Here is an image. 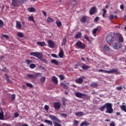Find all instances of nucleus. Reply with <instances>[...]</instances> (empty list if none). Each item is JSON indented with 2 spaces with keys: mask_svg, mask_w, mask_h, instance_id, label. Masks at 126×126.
Masks as SVG:
<instances>
[{
  "mask_svg": "<svg viewBox=\"0 0 126 126\" xmlns=\"http://www.w3.org/2000/svg\"><path fill=\"white\" fill-rule=\"evenodd\" d=\"M31 56H33V57H36L37 59H39L41 62L44 63L48 64V61L46 59L42 58L43 54L42 53L36 52H31L30 53Z\"/></svg>",
  "mask_w": 126,
  "mask_h": 126,
  "instance_id": "nucleus-1",
  "label": "nucleus"
},
{
  "mask_svg": "<svg viewBox=\"0 0 126 126\" xmlns=\"http://www.w3.org/2000/svg\"><path fill=\"white\" fill-rule=\"evenodd\" d=\"M112 47L114 50H120L123 47V44L120 42H115L112 44Z\"/></svg>",
  "mask_w": 126,
  "mask_h": 126,
  "instance_id": "nucleus-2",
  "label": "nucleus"
},
{
  "mask_svg": "<svg viewBox=\"0 0 126 126\" xmlns=\"http://www.w3.org/2000/svg\"><path fill=\"white\" fill-rule=\"evenodd\" d=\"M76 46L79 48V49H85V44L81 41H78L76 43Z\"/></svg>",
  "mask_w": 126,
  "mask_h": 126,
  "instance_id": "nucleus-3",
  "label": "nucleus"
},
{
  "mask_svg": "<svg viewBox=\"0 0 126 126\" xmlns=\"http://www.w3.org/2000/svg\"><path fill=\"white\" fill-rule=\"evenodd\" d=\"M105 108L106 109L105 113H108L109 114H111V103H107L104 104Z\"/></svg>",
  "mask_w": 126,
  "mask_h": 126,
  "instance_id": "nucleus-4",
  "label": "nucleus"
},
{
  "mask_svg": "<svg viewBox=\"0 0 126 126\" xmlns=\"http://www.w3.org/2000/svg\"><path fill=\"white\" fill-rule=\"evenodd\" d=\"M116 36L118 37L119 40V43H123L124 42V41H125V39H124V37H123V35L121 34L119 32L116 33Z\"/></svg>",
  "mask_w": 126,
  "mask_h": 126,
  "instance_id": "nucleus-5",
  "label": "nucleus"
},
{
  "mask_svg": "<svg viewBox=\"0 0 126 126\" xmlns=\"http://www.w3.org/2000/svg\"><path fill=\"white\" fill-rule=\"evenodd\" d=\"M75 95L76 97H77V98H84L83 97H85L86 96V94H82L81 93L77 92L75 94Z\"/></svg>",
  "mask_w": 126,
  "mask_h": 126,
  "instance_id": "nucleus-6",
  "label": "nucleus"
},
{
  "mask_svg": "<svg viewBox=\"0 0 126 126\" xmlns=\"http://www.w3.org/2000/svg\"><path fill=\"white\" fill-rule=\"evenodd\" d=\"M84 79H85V77L82 76L75 80V82H76V83H78L79 84H81L83 83Z\"/></svg>",
  "mask_w": 126,
  "mask_h": 126,
  "instance_id": "nucleus-7",
  "label": "nucleus"
},
{
  "mask_svg": "<svg viewBox=\"0 0 126 126\" xmlns=\"http://www.w3.org/2000/svg\"><path fill=\"white\" fill-rule=\"evenodd\" d=\"M53 106L56 110H60L61 109V103L60 102H54Z\"/></svg>",
  "mask_w": 126,
  "mask_h": 126,
  "instance_id": "nucleus-8",
  "label": "nucleus"
},
{
  "mask_svg": "<svg viewBox=\"0 0 126 126\" xmlns=\"http://www.w3.org/2000/svg\"><path fill=\"white\" fill-rule=\"evenodd\" d=\"M96 11H97V8L95 6L92 7L90 10V15H93V14H95V13H96Z\"/></svg>",
  "mask_w": 126,
  "mask_h": 126,
  "instance_id": "nucleus-9",
  "label": "nucleus"
},
{
  "mask_svg": "<svg viewBox=\"0 0 126 126\" xmlns=\"http://www.w3.org/2000/svg\"><path fill=\"white\" fill-rule=\"evenodd\" d=\"M39 75V74L37 73L35 74V75L34 74H28L27 75V77L29 78H30L31 79H36L37 78V76Z\"/></svg>",
  "mask_w": 126,
  "mask_h": 126,
  "instance_id": "nucleus-10",
  "label": "nucleus"
},
{
  "mask_svg": "<svg viewBox=\"0 0 126 126\" xmlns=\"http://www.w3.org/2000/svg\"><path fill=\"white\" fill-rule=\"evenodd\" d=\"M12 5L14 7H19V3H18V1L16 0H12Z\"/></svg>",
  "mask_w": 126,
  "mask_h": 126,
  "instance_id": "nucleus-11",
  "label": "nucleus"
},
{
  "mask_svg": "<svg viewBox=\"0 0 126 126\" xmlns=\"http://www.w3.org/2000/svg\"><path fill=\"white\" fill-rule=\"evenodd\" d=\"M48 43L49 48H55V43L52 40H48Z\"/></svg>",
  "mask_w": 126,
  "mask_h": 126,
  "instance_id": "nucleus-12",
  "label": "nucleus"
},
{
  "mask_svg": "<svg viewBox=\"0 0 126 126\" xmlns=\"http://www.w3.org/2000/svg\"><path fill=\"white\" fill-rule=\"evenodd\" d=\"M52 82L54 83V84L58 85V78H57V77L53 76L52 78Z\"/></svg>",
  "mask_w": 126,
  "mask_h": 126,
  "instance_id": "nucleus-13",
  "label": "nucleus"
},
{
  "mask_svg": "<svg viewBox=\"0 0 126 126\" xmlns=\"http://www.w3.org/2000/svg\"><path fill=\"white\" fill-rule=\"evenodd\" d=\"M111 42H114L115 41V39H116V37H117V33H115L112 32L111 33Z\"/></svg>",
  "mask_w": 126,
  "mask_h": 126,
  "instance_id": "nucleus-14",
  "label": "nucleus"
},
{
  "mask_svg": "<svg viewBox=\"0 0 126 126\" xmlns=\"http://www.w3.org/2000/svg\"><path fill=\"white\" fill-rule=\"evenodd\" d=\"M106 41L107 43L109 44V45H111V33H109L107 35L106 37Z\"/></svg>",
  "mask_w": 126,
  "mask_h": 126,
  "instance_id": "nucleus-15",
  "label": "nucleus"
},
{
  "mask_svg": "<svg viewBox=\"0 0 126 126\" xmlns=\"http://www.w3.org/2000/svg\"><path fill=\"white\" fill-rule=\"evenodd\" d=\"M119 69L113 68L111 70V73H115V74H119Z\"/></svg>",
  "mask_w": 126,
  "mask_h": 126,
  "instance_id": "nucleus-16",
  "label": "nucleus"
},
{
  "mask_svg": "<svg viewBox=\"0 0 126 126\" xmlns=\"http://www.w3.org/2000/svg\"><path fill=\"white\" fill-rule=\"evenodd\" d=\"M0 120L1 121L4 120V114L2 110H1V112H0Z\"/></svg>",
  "mask_w": 126,
  "mask_h": 126,
  "instance_id": "nucleus-17",
  "label": "nucleus"
},
{
  "mask_svg": "<svg viewBox=\"0 0 126 126\" xmlns=\"http://www.w3.org/2000/svg\"><path fill=\"white\" fill-rule=\"evenodd\" d=\"M59 58H63V49H61L60 50V52L59 53Z\"/></svg>",
  "mask_w": 126,
  "mask_h": 126,
  "instance_id": "nucleus-18",
  "label": "nucleus"
},
{
  "mask_svg": "<svg viewBox=\"0 0 126 126\" xmlns=\"http://www.w3.org/2000/svg\"><path fill=\"white\" fill-rule=\"evenodd\" d=\"M82 37V33L81 32L77 33L75 36L76 39H80Z\"/></svg>",
  "mask_w": 126,
  "mask_h": 126,
  "instance_id": "nucleus-19",
  "label": "nucleus"
},
{
  "mask_svg": "<svg viewBox=\"0 0 126 126\" xmlns=\"http://www.w3.org/2000/svg\"><path fill=\"white\" fill-rule=\"evenodd\" d=\"M98 71L99 72H103L104 73H111V70H106L100 69L98 70Z\"/></svg>",
  "mask_w": 126,
  "mask_h": 126,
  "instance_id": "nucleus-20",
  "label": "nucleus"
},
{
  "mask_svg": "<svg viewBox=\"0 0 126 126\" xmlns=\"http://www.w3.org/2000/svg\"><path fill=\"white\" fill-rule=\"evenodd\" d=\"M28 11L29 12H35V11H36V9L33 7H29L28 8Z\"/></svg>",
  "mask_w": 126,
  "mask_h": 126,
  "instance_id": "nucleus-21",
  "label": "nucleus"
},
{
  "mask_svg": "<svg viewBox=\"0 0 126 126\" xmlns=\"http://www.w3.org/2000/svg\"><path fill=\"white\" fill-rule=\"evenodd\" d=\"M21 23L20 22L17 21L16 22V28H17V29H21Z\"/></svg>",
  "mask_w": 126,
  "mask_h": 126,
  "instance_id": "nucleus-22",
  "label": "nucleus"
},
{
  "mask_svg": "<svg viewBox=\"0 0 126 126\" xmlns=\"http://www.w3.org/2000/svg\"><path fill=\"white\" fill-rule=\"evenodd\" d=\"M51 63H54L55 65H59V62L56 60L53 59L51 61Z\"/></svg>",
  "mask_w": 126,
  "mask_h": 126,
  "instance_id": "nucleus-23",
  "label": "nucleus"
},
{
  "mask_svg": "<svg viewBox=\"0 0 126 126\" xmlns=\"http://www.w3.org/2000/svg\"><path fill=\"white\" fill-rule=\"evenodd\" d=\"M37 44L38 46H40V47L46 46V43H45V42L38 41L37 42Z\"/></svg>",
  "mask_w": 126,
  "mask_h": 126,
  "instance_id": "nucleus-24",
  "label": "nucleus"
},
{
  "mask_svg": "<svg viewBox=\"0 0 126 126\" xmlns=\"http://www.w3.org/2000/svg\"><path fill=\"white\" fill-rule=\"evenodd\" d=\"M44 123H46V124H48V125H50V126L53 125V122H52L51 120L46 119L44 120Z\"/></svg>",
  "mask_w": 126,
  "mask_h": 126,
  "instance_id": "nucleus-25",
  "label": "nucleus"
},
{
  "mask_svg": "<svg viewBox=\"0 0 126 126\" xmlns=\"http://www.w3.org/2000/svg\"><path fill=\"white\" fill-rule=\"evenodd\" d=\"M89 125H90V123H88V122H86V121H84L83 122H82L80 124V126H89Z\"/></svg>",
  "mask_w": 126,
  "mask_h": 126,
  "instance_id": "nucleus-26",
  "label": "nucleus"
},
{
  "mask_svg": "<svg viewBox=\"0 0 126 126\" xmlns=\"http://www.w3.org/2000/svg\"><path fill=\"white\" fill-rule=\"evenodd\" d=\"M90 67L87 65H83L82 66V68L83 69V70H86V69H89Z\"/></svg>",
  "mask_w": 126,
  "mask_h": 126,
  "instance_id": "nucleus-27",
  "label": "nucleus"
},
{
  "mask_svg": "<svg viewBox=\"0 0 126 126\" xmlns=\"http://www.w3.org/2000/svg\"><path fill=\"white\" fill-rule=\"evenodd\" d=\"M75 116H77V117H82V116H83V112H78L75 113Z\"/></svg>",
  "mask_w": 126,
  "mask_h": 126,
  "instance_id": "nucleus-28",
  "label": "nucleus"
},
{
  "mask_svg": "<svg viewBox=\"0 0 126 126\" xmlns=\"http://www.w3.org/2000/svg\"><path fill=\"white\" fill-rule=\"evenodd\" d=\"M84 38L89 42L90 44H91V40L89 39V36H87V35L85 34L84 35Z\"/></svg>",
  "mask_w": 126,
  "mask_h": 126,
  "instance_id": "nucleus-29",
  "label": "nucleus"
},
{
  "mask_svg": "<svg viewBox=\"0 0 126 126\" xmlns=\"http://www.w3.org/2000/svg\"><path fill=\"white\" fill-rule=\"evenodd\" d=\"M120 109L122 110V111H124V112H125L126 113V105H122L120 106Z\"/></svg>",
  "mask_w": 126,
  "mask_h": 126,
  "instance_id": "nucleus-30",
  "label": "nucleus"
},
{
  "mask_svg": "<svg viewBox=\"0 0 126 126\" xmlns=\"http://www.w3.org/2000/svg\"><path fill=\"white\" fill-rule=\"evenodd\" d=\"M5 77L7 80L9 82V83H11V80L9 79V77H8V75L7 74H5Z\"/></svg>",
  "mask_w": 126,
  "mask_h": 126,
  "instance_id": "nucleus-31",
  "label": "nucleus"
},
{
  "mask_svg": "<svg viewBox=\"0 0 126 126\" xmlns=\"http://www.w3.org/2000/svg\"><path fill=\"white\" fill-rule=\"evenodd\" d=\"M66 43V37H65L63 38V42L62 43V46H64L65 45V43Z\"/></svg>",
  "mask_w": 126,
  "mask_h": 126,
  "instance_id": "nucleus-32",
  "label": "nucleus"
},
{
  "mask_svg": "<svg viewBox=\"0 0 126 126\" xmlns=\"http://www.w3.org/2000/svg\"><path fill=\"white\" fill-rule=\"evenodd\" d=\"M98 30H99V29L98 28L93 29V33L94 34V35H96V34L97 33V31Z\"/></svg>",
  "mask_w": 126,
  "mask_h": 126,
  "instance_id": "nucleus-33",
  "label": "nucleus"
},
{
  "mask_svg": "<svg viewBox=\"0 0 126 126\" xmlns=\"http://www.w3.org/2000/svg\"><path fill=\"white\" fill-rule=\"evenodd\" d=\"M81 22L82 23H84L85 21H86V16H83L82 17V19L80 20Z\"/></svg>",
  "mask_w": 126,
  "mask_h": 126,
  "instance_id": "nucleus-34",
  "label": "nucleus"
},
{
  "mask_svg": "<svg viewBox=\"0 0 126 126\" xmlns=\"http://www.w3.org/2000/svg\"><path fill=\"white\" fill-rule=\"evenodd\" d=\"M105 104L99 108V110L101 112H104V111H105Z\"/></svg>",
  "mask_w": 126,
  "mask_h": 126,
  "instance_id": "nucleus-35",
  "label": "nucleus"
},
{
  "mask_svg": "<svg viewBox=\"0 0 126 126\" xmlns=\"http://www.w3.org/2000/svg\"><path fill=\"white\" fill-rule=\"evenodd\" d=\"M30 67L32 69H34V68H35V67H36V64H34V63H31L30 65Z\"/></svg>",
  "mask_w": 126,
  "mask_h": 126,
  "instance_id": "nucleus-36",
  "label": "nucleus"
},
{
  "mask_svg": "<svg viewBox=\"0 0 126 126\" xmlns=\"http://www.w3.org/2000/svg\"><path fill=\"white\" fill-rule=\"evenodd\" d=\"M47 22L48 23H51L52 22H54V20L52 19L51 17H48L47 18Z\"/></svg>",
  "mask_w": 126,
  "mask_h": 126,
  "instance_id": "nucleus-37",
  "label": "nucleus"
},
{
  "mask_svg": "<svg viewBox=\"0 0 126 126\" xmlns=\"http://www.w3.org/2000/svg\"><path fill=\"white\" fill-rule=\"evenodd\" d=\"M29 20L30 21H32V22H35V20H34V17L32 16H30L29 17Z\"/></svg>",
  "mask_w": 126,
  "mask_h": 126,
  "instance_id": "nucleus-38",
  "label": "nucleus"
},
{
  "mask_svg": "<svg viewBox=\"0 0 126 126\" xmlns=\"http://www.w3.org/2000/svg\"><path fill=\"white\" fill-rule=\"evenodd\" d=\"M18 37H20V38H23V33L22 32H19L17 34Z\"/></svg>",
  "mask_w": 126,
  "mask_h": 126,
  "instance_id": "nucleus-39",
  "label": "nucleus"
},
{
  "mask_svg": "<svg viewBox=\"0 0 126 126\" xmlns=\"http://www.w3.org/2000/svg\"><path fill=\"white\" fill-rule=\"evenodd\" d=\"M103 14H102V17H105V15L107 12V10L106 9L103 8L102 9Z\"/></svg>",
  "mask_w": 126,
  "mask_h": 126,
  "instance_id": "nucleus-40",
  "label": "nucleus"
},
{
  "mask_svg": "<svg viewBox=\"0 0 126 126\" xmlns=\"http://www.w3.org/2000/svg\"><path fill=\"white\" fill-rule=\"evenodd\" d=\"M26 86H27V87H30V88H33V85H32V84L31 83H27Z\"/></svg>",
  "mask_w": 126,
  "mask_h": 126,
  "instance_id": "nucleus-41",
  "label": "nucleus"
},
{
  "mask_svg": "<svg viewBox=\"0 0 126 126\" xmlns=\"http://www.w3.org/2000/svg\"><path fill=\"white\" fill-rule=\"evenodd\" d=\"M56 24L58 26V27H61V26H62V22H61V21H56Z\"/></svg>",
  "mask_w": 126,
  "mask_h": 126,
  "instance_id": "nucleus-42",
  "label": "nucleus"
},
{
  "mask_svg": "<svg viewBox=\"0 0 126 126\" xmlns=\"http://www.w3.org/2000/svg\"><path fill=\"white\" fill-rule=\"evenodd\" d=\"M91 87H97L98 86V84L95 83H92L90 85Z\"/></svg>",
  "mask_w": 126,
  "mask_h": 126,
  "instance_id": "nucleus-43",
  "label": "nucleus"
},
{
  "mask_svg": "<svg viewBox=\"0 0 126 126\" xmlns=\"http://www.w3.org/2000/svg\"><path fill=\"white\" fill-rule=\"evenodd\" d=\"M26 63L27 64H29L30 63H33V61H32V60L27 59L26 60Z\"/></svg>",
  "mask_w": 126,
  "mask_h": 126,
  "instance_id": "nucleus-44",
  "label": "nucleus"
},
{
  "mask_svg": "<svg viewBox=\"0 0 126 126\" xmlns=\"http://www.w3.org/2000/svg\"><path fill=\"white\" fill-rule=\"evenodd\" d=\"M40 82L43 83L45 82V81H46V78L45 77H42L41 78H40Z\"/></svg>",
  "mask_w": 126,
  "mask_h": 126,
  "instance_id": "nucleus-45",
  "label": "nucleus"
},
{
  "mask_svg": "<svg viewBox=\"0 0 126 126\" xmlns=\"http://www.w3.org/2000/svg\"><path fill=\"white\" fill-rule=\"evenodd\" d=\"M2 27H3V21L0 20V28H2Z\"/></svg>",
  "mask_w": 126,
  "mask_h": 126,
  "instance_id": "nucleus-46",
  "label": "nucleus"
},
{
  "mask_svg": "<svg viewBox=\"0 0 126 126\" xmlns=\"http://www.w3.org/2000/svg\"><path fill=\"white\" fill-rule=\"evenodd\" d=\"M2 37L5 38V39H7V40H8L9 39V36L6 34H3Z\"/></svg>",
  "mask_w": 126,
  "mask_h": 126,
  "instance_id": "nucleus-47",
  "label": "nucleus"
},
{
  "mask_svg": "<svg viewBox=\"0 0 126 126\" xmlns=\"http://www.w3.org/2000/svg\"><path fill=\"white\" fill-rule=\"evenodd\" d=\"M104 49L105 51H109V50H110V47L108 45H104Z\"/></svg>",
  "mask_w": 126,
  "mask_h": 126,
  "instance_id": "nucleus-48",
  "label": "nucleus"
},
{
  "mask_svg": "<svg viewBox=\"0 0 126 126\" xmlns=\"http://www.w3.org/2000/svg\"><path fill=\"white\" fill-rule=\"evenodd\" d=\"M59 77L60 78L61 80H63V79H64V77L63 75H59Z\"/></svg>",
  "mask_w": 126,
  "mask_h": 126,
  "instance_id": "nucleus-49",
  "label": "nucleus"
},
{
  "mask_svg": "<svg viewBox=\"0 0 126 126\" xmlns=\"http://www.w3.org/2000/svg\"><path fill=\"white\" fill-rule=\"evenodd\" d=\"M99 20V17H96L94 20V22H98Z\"/></svg>",
  "mask_w": 126,
  "mask_h": 126,
  "instance_id": "nucleus-50",
  "label": "nucleus"
},
{
  "mask_svg": "<svg viewBox=\"0 0 126 126\" xmlns=\"http://www.w3.org/2000/svg\"><path fill=\"white\" fill-rule=\"evenodd\" d=\"M51 56L53 57V58H55L56 59H58V58H59L58 57V55H57L56 54H52Z\"/></svg>",
  "mask_w": 126,
  "mask_h": 126,
  "instance_id": "nucleus-51",
  "label": "nucleus"
},
{
  "mask_svg": "<svg viewBox=\"0 0 126 126\" xmlns=\"http://www.w3.org/2000/svg\"><path fill=\"white\" fill-rule=\"evenodd\" d=\"M60 115L63 118H66V117H67V115L66 114L61 113L60 114Z\"/></svg>",
  "mask_w": 126,
  "mask_h": 126,
  "instance_id": "nucleus-52",
  "label": "nucleus"
},
{
  "mask_svg": "<svg viewBox=\"0 0 126 126\" xmlns=\"http://www.w3.org/2000/svg\"><path fill=\"white\" fill-rule=\"evenodd\" d=\"M116 89L118 91H121V90H122V89H123V87L122 86L117 87L116 88Z\"/></svg>",
  "mask_w": 126,
  "mask_h": 126,
  "instance_id": "nucleus-53",
  "label": "nucleus"
},
{
  "mask_svg": "<svg viewBox=\"0 0 126 126\" xmlns=\"http://www.w3.org/2000/svg\"><path fill=\"white\" fill-rule=\"evenodd\" d=\"M18 117H19V113L18 112H16L14 113V117L17 118Z\"/></svg>",
  "mask_w": 126,
  "mask_h": 126,
  "instance_id": "nucleus-54",
  "label": "nucleus"
},
{
  "mask_svg": "<svg viewBox=\"0 0 126 126\" xmlns=\"http://www.w3.org/2000/svg\"><path fill=\"white\" fill-rule=\"evenodd\" d=\"M44 109L45 110H46V111H48V110H49V106H48L47 105H45L44 106Z\"/></svg>",
  "mask_w": 126,
  "mask_h": 126,
  "instance_id": "nucleus-55",
  "label": "nucleus"
},
{
  "mask_svg": "<svg viewBox=\"0 0 126 126\" xmlns=\"http://www.w3.org/2000/svg\"><path fill=\"white\" fill-rule=\"evenodd\" d=\"M120 8L121 9H122V10H124V9H125V6H124V4H121L120 5Z\"/></svg>",
  "mask_w": 126,
  "mask_h": 126,
  "instance_id": "nucleus-56",
  "label": "nucleus"
},
{
  "mask_svg": "<svg viewBox=\"0 0 126 126\" xmlns=\"http://www.w3.org/2000/svg\"><path fill=\"white\" fill-rule=\"evenodd\" d=\"M15 99V94H12L11 96V99L12 101Z\"/></svg>",
  "mask_w": 126,
  "mask_h": 126,
  "instance_id": "nucleus-57",
  "label": "nucleus"
},
{
  "mask_svg": "<svg viewBox=\"0 0 126 126\" xmlns=\"http://www.w3.org/2000/svg\"><path fill=\"white\" fill-rule=\"evenodd\" d=\"M78 122L76 120H74V125H78Z\"/></svg>",
  "mask_w": 126,
  "mask_h": 126,
  "instance_id": "nucleus-58",
  "label": "nucleus"
},
{
  "mask_svg": "<svg viewBox=\"0 0 126 126\" xmlns=\"http://www.w3.org/2000/svg\"><path fill=\"white\" fill-rule=\"evenodd\" d=\"M78 66H79V64L77 63L74 66V68L76 69V68H78Z\"/></svg>",
  "mask_w": 126,
  "mask_h": 126,
  "instance_id": "nucleus-59",
  "label": "nucleus"
},
{
  "mask_svg": "<svg viewBox=\"0 0 126 126\" xmlns=\"http://www.w3.org/2000/svg\"><path fill=\"white\" fill-rule=\"evenodd\" d=\"M42 12L44 16H47V13L45 11H42Z\"/></svg>",
  "mask_w": 126,
  "mask_h": 126,
  "instance_id": "nucleus-60",
  "label": "nucleus"
},
{
  "mask_svg": "<svg viewBox=\"0 0 126 126\" xmlns=\"http://www.w3.org/2000/svg\"><path fill=\"white\" fill-rule=\"evenodd\" d=\"M2 70H3L4 71H6V72H7V71H8V69H6V67L3 68Z\"/></svg>",
  "mask_w": 126,
  "mask_h": 126,
  "instance_id": "nucleus-61",
  "label": "nucleus"
},
{
  "mask_svg": "<svg viewBox=\"0 0 126 126\" xmlns=\"http://www.w3.org/2000/svg\"><path fill=\"white\" fill-rule=\"evenodd\" d=\"M25 1H26V0H21L20 2L22 4H23L24 2H25Z\"/></svg>",
  "mask_w": 126,
  "mask_h": 126,
  "instance_id": "nucleus-62",
  "label": "nucleus"
},
{
  "mask_svg": "<svg viewBox=\"0 0 126 126\" xmlns=\"http://www.w3.org/2000/svg\"><path fill=\"white\" fill-rule=\"evenodd\" d=\"M111 126H116V124L112 122L111 123Z\"/></svg>",
  "mask_w": 126,
  "mask_h": 126,
  "instance_id": "nucleus-63",
  "label": "nucleus"
},
{
  "mask_svg": "<svg viewBox=\"0 0 126 126\" xmlns=\"http://www.w3.org/2000/svg\"><path fill=\"white\" fill-rule=\"evenodd\" d=\"M39 68L40 69H41V70L45 69V67L42 65L39 66Z\"/></svg>",
  "mask_w": 126,
  "mask_h": 126,
  "instance_id": "nucleus-64",
  "label": "nucleus"
}]
</instances>
